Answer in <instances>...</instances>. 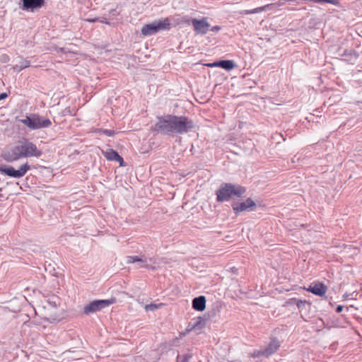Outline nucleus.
Segmentation results:
<instances>
[{
    "mask_svg": "<svg viewBox=\"0 0 362 362\" xmlns=\"http://www.w3.org/2000/svg\"><path fill=\"white\" fill-rule=\"evenodd\" d=\"M221 28L218 25H216V26H214L211 28V30L213 31V32H218V30H220Z\"/></svg>",
    "mask_w": 362,
    "mask_h": 362,
    "instance_id": "obj_25",
    "label": "nucleus"
},
{
    "mask_svg": "<svg viewBox=\"0 0 362 362\" xmlns=\"http://www.w3.org/2000/svg\"><path fill=\"white\" fill-rule=\"evenodd\" d=\"M43 0H23V8L24 10H33L40 8L43 4Z\"/></svg>",
    "mask_w": 362,
    "mask_h": 362,
    "instance_id": "obj_15",
    "label": "nucleus"
},
{
    "mask_svg": "<svg viewBox=\"0 0 362 362\" xmlns=\"http://www.w3.org/2000/svg\"><path fill=\"white\" fill-rule=\"evenodd\" d=\"M289 11H294V8H288Z\"/></svg>",
    "mask_w": 362,
    "mask_h": 362,
    "instance_id": "obj_32",
    "label": "nucleus"
},
{
    "mask_svg": "<svg viewBox=\"0 0 362 362\" xmlns=\"http://www.w3.org/2000/svg\"><path fill=\"white\" fill-rule=\"evenodd\" d=\"M280 346V342L276 339H272L267 348L258 351L256 356H265L267 357L275 353Z\"/></svg>",
    "mask_w": 362,
    "mask_h": 362,
    "instance_id": "obj_12",
    "label": "nucleus"
},
{
    "mask_svg": "<svg viewBox=\"0 0 362 362\" xmlns=\"http://www.w3.org/2000/svg\"><path fill=\"white\" fill-rule=\"evenodd\" d=\"M127 262L128 264L132 263H142V265L139 266V268H147L153 269L155 267L153 264L156 263V261L153 258H139L137 256H129L127 257Z\"/></svg>",
    "mask_w": 362,
    "mask_h": 362,
    "instance_id": "obj_10",
    "label": "nucleus"
},
{
    "mask_svg": "<svg viewBox=\"0 0 362 362\" xmlns=\"http://www.w3.org/2000/svg\"><path fill=\"white\" fill-rule=\"evenodd\" d=\"M303 302L302 301H299L298 303H297V305L299 307L300 306V303H302Z\"/></svg>",
    "mask_w": 362,
    "mask_h": 362,
    "instance_id": "obj_31",
    "label": "nucleus"
},
{
    "mask_svg": "<svg viewBox=\"0 0 362 362\" xmlns=\"http://www.w3.org/2000/svg\"><path fill=\"white\" fill-rule=\"evenodd\" d=\"M86 21L90 23H95L98 22L99 21V18H87L86 19Z\"/></svg>",
    "mask_w": 362,
    "mask_h": 362,
    "instance_id": "obj_23",
    "label": "nucleus"
},
{
    "mask_svg": "<svg viewBox=\"0 0 362 362\" xmlns=\"http://www.w3.org/2000/svg\"><path fill=\"white\" fill-rule=\"evenodd\" d=\"M158 308V306L155 304H148L145 306V310L146 311H153Z\"/></svg>",
    "mask_w": 362,
    "mask_h": 362,
    "instance_id": "obj_22",
    "label": "nucleus"
},
{
    "mask_svg": "<svg viewBox=\"0 0 362 362\" xmlns=\"http://www.w3.org/2000/svg\"><path fill=\"white\" fill-rule=\"evenodd\" d=\"M22 158L36 157L38 158L42 155V151L39 150L36 145L33 142L25 140L21 141Z\"/></svg>",
    "mask_w": 362,
    "mask_h": 362,
    "instance_id": "obj_7",
    "label": "nucleus"
},
{
    "mask_svg": "<svg viewBox=\"0 0 362 362\" xmlns=\"http://www.w3.org/2000/svg\"><path fill=\"white\" fill-rule=\"evenodd\" d=\"M192 355L189 354H184L182 356H178L177 361V362H188L189 360L191 358Z\"/></svg>",
    "mask_w": 362,
    "mask_h": 362,
    "instance_id": "obj_20",
    "label": "nucleus"
},
{
    "mask_svg": "<svg viewBox=\"0 0 362 362\" xmlns=\"http://www.w3.org/2000/svg\"><path fill=\"white\" fill-rule=\"evenodd\" d=\"M269 4H267L264 6L258 7L252 10H244L240 12V14L242 15H248V14H253V13H258L260 12H262L267 9V8L269 7Z\"/></svg>",
    "mask_w": 362,
    "mask_h": 362,
    "instance_id": "obj_19",
    "label": "nucleus"
},
{
    "mask_svg": "<svg viewBox=\"0 0 362 362\" xmlns=\"http://www.w3.org/2000/svg\"><path fill=\"white\" fill-rule=\"evenodd\" d=\"M8 60V56H6V55H2V56L1 57V61L2 62H6Z\"/></svg>",
    "mask_w": 362,
    "mask_h": 362,
    "instance_id": "obj_24",
    "label": "nucleus"
},
{
    "mask_svg": "<svg viewBox=\"0 0 362 362\" xmlns=\"http://www.w3.org/2000/svg\"><path fill=\"white\" fill-rule=\"evenodd\" d=\"M21 141L14 146L6 148L1 153V157L7 162L17 161L22 158Z\"/></svg>",
    "mask_w": 362,
    "mask_h": 362,
    "instance_id": "obj_4",
    "label": "nucleus"
},
{
    "mask_svg": "<svg viewBox=\"0 0 362 362\" xmlns=\"http://www.w3.org/2000/svg\"><path fill=\"white\" fill-rule=\"evenodd\" d=\"M208 66L210 67H216V66L221 67L222 69H224L227 71H230L235 66L234 62L230 60L218 61V62H216L209 64H208Z\"/></svg>",
    "mask_w": 362,
    "mask_h": 362,
    "instance_id": "obj_14",
    "label": "nucleus"
},
{
    "mask_svg": "<svg viewBox=\"0 0 362 362\" xmlns=\"http://www.w3.org/2000/svg\"><path fill=\"white\" fill-rule=\"evenodd\" d=\"M104 156L107 160L117 161L120 165H122L123 158L115 151L108 149L104 153Z\"/></svg>",
    "mask_w": 362,
    "mask_h": 362,
    "instance_id": "obj_17",
    "label": "nucleus"
},
{
    "mask_svg": "<svg viewBox=\"0 0 362 362\" xmlns=\"http://www.w3.org/2000/svg\"><path fill=\"white\" fill-rule=\"evenodd\" d=\"M349 295H348V294H344V298H349Z\"/></svg>",
    "mask_w": 362,
    "mask_h": 362,
    "instance_id": "obj_30",
    "label": "nucleus"
},
{
    "mask_svg": "<svg viewBox=\"0 0 362 362\" xmlns=\"http://www.w3.org/2000/svg\"><path fill=\"white\" fill-rule=\"evenodd\" d=\"M30 169V166L28 163H25L21 165L18 170L11 166H1L0 172L11 177L20 178L23 177Z\"/></svg>",
    "mask_w": 362,
    "mask_h": 362,
    "instance_id": "obj_6",
    "label": "nucleus"
},
{
    "mask_svg": "<svg viewBox=\"0 0 362 362\" xmlns=\"http://www.w3.org/2000/svg\"><path fill=\"white\" fill-rule=\"evenodd\" d=\"M308 291L315 295L322 296L325 294L327 287L322 283L313 284L309 286Z\"/></svg>",
    "mask_w": 362,
    "mask_h": 362,
    "instance_id": "obj_13",
    "label": "nucleus"
},
{
    "mask_svg": "<svg viewBox=\"0 0 362 362\" xmlns=\"http://www.w3.org/2000/svg\"><path fill=\"white\" fill-rule=\"evenodd\" d=\"M255 203L252 199L248 198L243 202L235 203L233 204V209L238 214L245 211H252L255 208Z\"/></svg>",
    "mask_w": 362,
    "mask_h": 362,
    "instance_id": "obj_11",
    "label": "nucleus"
},
{
    "mask_svg": "<svg viewBox=\"0 0 362 362\" xmlns=\"http://www.w3.org/2000/svg\"><path fill=\"white\" fill-rule=\"evenodd\" d=\"M299 1H300V0L294 1H295V3H296V5H299V4H300Z\"/></svg>",
    "mask_w": 362,
    "mask_h": 362,
    "instance_id": "obj_29",
    "label": "nucleus"
},
{
    "mask_svg": "<svg viewBox=\"0 0 362 362\" xmlns=\"http://www.w3.org/2000/svg\"><path fill=\"white\" fill-rule=\"evenodd\" d=\"M193 127V122L187 117L168 115L159 118L154 130L165 134H184Z\"/></svg>",
    "mask_w": 362,
    "mask_h": 362,
    "instance_id": "obj_1",
    "label": "nucleus"
},
{
    "mask_svg": "<svg viewBox=\"0 0 362 362\" xmlns=\"http://www.w3.org/2000/svg\"><path fill=\"white\" fill-rule=\"evenodd\" d=\"M98 22H100L102 23H105V24H109V22L107 21L105 19H100L99 18V21Z\"/></svg>",
    "mask_w": 362,
    "mask_h": 362,
    "instance_id": "obj_28",
    "label": "nucleus"
},
{
    "mask_svg": "<svg viewBox=\"0 0 362 362\" xmlns=\"http://www.w3.org/2000/svg\"><path fill=\"white\" fill-rule=\"evenodd\" d=\"M114 303V300H93L89 304L86 305L83 308V312L86 314H90L98 312L102 308L109 306Z\"/></svg>",
    "mask_w": 362,
    "mask_h": 362,
    "instance_id": "obj_8",
    "label": "nucleus"
},
{
    "mask_svg": "<svg viewBox=\"0 0 362 362\" xmlns=\"http://www.w3.org/2000/svg\"><path fill=\"white\" fill-rule=\"evenodd\" d=\"M100 133H103L107 136H112L115 134V131L110 129H100Z\"/></svg>",
    "mask_w": 362,
    "mask_h": 362,
    "instance_id": "obj_21",
    "label": "nucleus"
},
{
    "mask_svg": "<svg viewBox=\"0 0 362 362\" xmlns=\"http://www.w3.org/2000/svg\"><path fill=\"white\" fill-rule=\"evenodd\" d=\"M169 26L168 19L154 21L152 23L145 25L141 28V34L144 36H150L157 33L160 30L166 29Z\"/></svg>",
    "mask_w": 362,
    "mask_h": 362,
    "instance_id": "obj_5",
    "label": "nucleus"
},
{
    "mask_svg": "<svg viewBox=\"0 0 362 362\" xmlns=\"http://www.w3.org/2000/svg\"><path fill=\"white\" fill-rule=\"evenodd\" d=\"M245 192V189L240 185L223 183L216 192L218 202L228 201L233 196L240 197Z\"/></svg>",
    "mask_w": 362,
    "mask_h": 362,
    "instance_id": "obj_2",
    "label": "nucleus"
},
{
    "mask_svg": "<svg viewBox=\"0 0 362 362\" xmlns=\"http://www.w3.org/2000/svg\"><path fill=\"white\" fill-rule=\"evenodd\" d=\"M344 307L342 305H338L336 308L337 313H340L343 310Z\"/></svg>",
    "mask_w": 362,
    "mask_h": 362,
    "instance_id": "obj_27",
    "label": "nucleus"
},
{
    "mask_svg": "<svg viewBox=\"0 0 362 362\" xmlns=\"http://www.w3.org/2000/svg\"><path fill=\"white\" fill-rule=\"evenodd\" d=\"M7 96H8V95L6 93H1L0 94V100H3V99H5L6 98H7Z\"/></svg>",
    "mask_w": 362,
    "mask_h": 362,
    "instance_id": "obj_26",
    "label": "nucleus"
},
{
    "mask_svg": "<svg viewBox=\"0 0 362 362\" xmlns=\"http://www.w3.org/2000/svg\"><path fill=\"white\" fill-rule=\"evenodd\" d=\"M19 59H20L19 64H16L13 66V69L15 71H20L30 66V61H28L27 59H24L21 57H20Z\"/></svg>",
    "mask_w": 362,
    "mask_h": 362,
    "instance_id": "obj_18",
    "label": "nucleus"
},
{
    "mask_svg": "<svg viewBox=\"0 0 362 362\" xmlns=\"http://www.w3.org/2000/svg\"><path fill=\"white\" fill-rule=\"evenodd\" d=\"M20 122L31 130L48 128L52 125L49 118H45L38 114H31L20 119Z\"/></svg>",
    "mask_w": 362,
    "mask_h": 362,
    "instance_id": "obj_3",
    "label": "nucleus"
},
{
    "mask_svg": "<svg viewBox=\"0 0 362 362\" xmlns=\"http://www.w3.org/2000/svg\"><path fill=\"white\" fill-rule=\"evenodd\" d=\"M191 22L197 34L205 35L210 27L206 18H202V19L192 18Z\"/></svg>",
    "mask_w": 362,
    "mask_h": 362,
    "instance_id": "obj_9",
    "label": "nucleus"
},
{
    "mask_svg": "<svg viewBox=\"0 0 362 362\" xmlns=\"http://www.w3.org/2000/svg\"><path fill=\"white\" fill-rule=\"evenodd\" d=\"M192 308L198 311H202L206 308V299L203 296L194 298L192 300Z\"/></svg>",
    "mask_w": 362,
    "mask_h": 362,
    "instance_id": "obj_16",
    "label": "nucleus"
}]
</instances>
